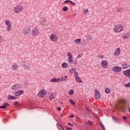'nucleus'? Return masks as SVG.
Listing matches in <instances>:
<instances>
[{
  "instance_id": "obj_5",
  "label": "nucleus",
  "mask_w": 130,
  "mask_h": 130,
  "mask_svg": "<svg viewBox=\"0 0 130 130\" xmlns=\"http://www.w3.org/2000/svg\"><path fill=\"white\" fill-rule=\"evenodd\" d=\"M31 32V29L29 27H26L23 29V33L25 35H29Z\"/></svg>"
},
{
  "instance_id": "obj_57",
  "label": "nucleus",
  "mask_w": 130,
  "mask_h": 130,
  "mask_svg": "<svg viewBox=\"0 0 130 130\" xmlns=\"http://www.w3.org/2000/svg\"><path fill=\"white\" fill-rule=\"evenodd\" d=\"M86 110L87 111H90V109H89V108H86Z\"/></svg>"
},
{
  "instance_id": "obj_11",
  "label": "nucleus",
  "mask_w": 130,
  "mask_h": 130,
  "mask_svg": "<svg viewBox=\"0 0 130 130\" xmlns=\"http://www.w3.org/2000/svg\"><path fill=\"white\" fill-rule=\"evenodd\" d=\"M123 74L124 75V76H126V77H127V78H129L130 79V69L124 71Z\"/></svg>"
},
{
  "instance_id": "obj_35",
  "label": "nucleus",
  "mask_w": 130,
  "mask_h": 130,
  "mask_svg": "<svg viewBox=\"0 0 130 130\" xmlns=\"http://www.w3.org/2000/svg\"><path fill=\"white\" fill-rule=\"evenodd\" d=\"M69 95H73L74 94V90L71 89L70 90H69Z\"/></svg>"
},
{
  "instance_id": "obj_24",
  "label": "nucleus",
  "mask_w": 130,
  "mask_h": 130,
  "mask_svg": "<svg viewBox=\"0 0 130 130\" xmlns=\"http://www.w3.org/2000/svg\"><path fill=\"white\" fill-rule=\"evenodd\" d=\"M124 10L122 8H118V9L117 10V12H118V13H120V12H123Z\"/></svg>"
},
{
  "instance_id": "obj_37",
  "label": "nucleus",
  "mask_w": 130,
  "mask_h": 130,
  "mask_svg": "<svg viewBox=\"0 0 130 130\" xmlns=\"http://www.w3.org/2000/svg\"><path fill=\"white\" fill-rule=\"evenodd\" d=\"M87 40H92V37L89 35L86 36Z\"/></svg>"
},
{
  "instance_id": "obj_1",
  "label": "nucleus",
  "mask_w": 130,
  "mask_h": 130,
  "mask_svg": "<svg viewBox=\"0 0 130 130\" xmlns=\"http://www.w3.org/2000/svg\"><path fill=\"white\" fill-rule=\"evenodd\" d=\"M123 30V25L122 24H118L116 25L114 28V32H121Z\"/></svg>"
},
{
  "instance_id": "obj_52",
  "label": "nucleus",
  "mask_w": 130,
  "mask_h": 130,
  "mask_svg": "<svg viewBox=\"0 0 130 130\" xmlns=\"http://www.w3.org/2000/svg\"><path fill=\"white\" fill-rule=\"evenodd\" d=\"M114 118V120H116V121H120V119H116V118Z\"/></svg>"
},
{
  "instance_id": "obj_36",
  "label": "nucleus",
  "mask_w": 130,
  "mask_h": 130,
  "mask_svg": "<svg viewBox=\"0 0 130 130\" xmlns=\"http://www.w3.org/2000/svg\"><path fill=\"white\" fill-rule=\"evenodd\" d=\"M67 79H68V76H64V78H63V77H62L61 80L62 82H64V81H67Z\"/></svg>"
},
{
  "instance_id": "obj_30",
  "label": "nucleus",
  "mask_w": 130,
  "mask_h": 130,
  "mask_svg": "<svg viewBox=\"0 0 130 130\" xmlns=\"http://www.w3.org/2000/svg\"><path fill=\"white\" fill-rule=\"evenodd\" d=\"M87 122L88 123H86V124H88V125H91V126L93 125V122L92 121H90V120H88Z\"/></svg>"
},
{
  "instance_id": "obj_40",
  "label": "nucleus",
  "mask_w": 130,
  "mask_h": 130,
  "mask_svg": "<svg viewBox=\"0 0 130 130\" xmlns=\"http://www.w3.org/2000/svg\"><path fill=\"white\" fill-rule=\"evenodd\" d=\"M67 55L69 57H73V55H72V53H71V52H68Z\"/></svg>"
},
{
  "instance_id": "obj_48",
  "label": "nucleus",
  "mask_w": 130,
  "mask_h": 130,
  "mask_svg": "<svg viewBox=\"0 0 130 130\" xmlns=\"http://www.w3.org/2000/svg\"><path fill=\"white\" fill-rule=\"evenodd\" d=\"M65 127H66V128L67 129H68V130H73V129H72V128L69 127L68 126H66Z\"/></svg>"
},
{
  "instance_id": "obj_27",
  "label": "nucleus",
  "mask_w": 130,
  "mask_h": 130,
  "mask_svg": "<svg viewBox=\"0 0 130 130\" xmlns=\"http://www.w3.org/2000/svg\"><path fill=\"white\" fill-rule=\"evenodd\" d=\"M105 92L107 94H108L109 93H110V88H106L105 90Z\"/></svg>"
},
{
  "instance_id": "obj_41",
  "label": "nucleus",
  "mask_w": 130,
  "mask_h": 130,
  "mask_svg": "<svg viewBox=\"0 0 130 130\" xmlns=\"http://www.w3.org/2000/svg\"><path fill=\"white\" fill-rule=\"evenodd\" d=\"M68 10H69V9L68 8V7H67V6H64L63 8V12H67V11H68Z\"/></svg>"
},
{
  "instance_id": "obj_54",
  "label": "nucleus",
  "mask_w": 130,
  "mask_h": 130,
  "mask_svg": "<svg viewBox=\"0 0 130 130\" xmlns=\"http://www.w3.org/2000/svg\"><path fill=\"white\" fill-rule=\"evenodd\" d=\"M68 125H71V126H74V124L71 123H68Z\"/></svg>"
},
{
  "instance_id": "obj_62",
  "label": "nucleus",
  "mask_w": 130,
  "mask_h": 130,
  "mask_svg": "<svg viewBox=\"0 0 130 130\" xmlns=\"http://www.w3.org/2000/svg\"><path fill=\"white\" fill-rule=\"evenodd\" d=\"M0 100H1V98H0Z\"/></svg>"
},
{
  "instance_id": "obj_34",
  "label": "nucleus",
  "mask_w": 130,
  "mask_h": 130,
  "mask_svg": "<svg viewBox=\"0 0 130 130\" xmlns=\"http://www.w3.org/2000/svg\"><path fill=\"white\" fill-rule=\"evenodd\" d=\"M17 89H22V85L20 84H16Z\"/></svg>"
},
{
  "instance_id": "obj_7",
  "label": "nucleus",
  "mask_w": 130,
  "mask_h": 130,
  "mask_svg": "<svg viewBox=\"0 0 130 130\" xmlns=\"http://www.w3.org/2000/svg\"><path fill=\"white\" fill-rule=\"evenodd\" d=\"M6 25L7 26V31H10L11 28H12V24L11 23V22L9 20H6L5 21Z\"/></svg>"
},
{
  "instance_id": "obj_47",
  "label": "nucleus",
  "mask_w": 130,
  "mask_h": 130,
  "mask_svg": "<svg viewBox=\"0 0 130 130\" xmlns=\"http://www.w3.org/2000/svg\"><path fill=\"white\" fill-rule=\"evenodd\" d=\"M14 105H15V106H19V103L18 102H15L14 104Z\"/></svg>"
},
{
  "instance_id": "obj_42",
  "label": "nucleus",
  "mask_w": 130,
  "mask_h": 130,
  "mask_svg": "<svg viewBox=\"0 0 130 130\" xmlns=\"http://www.w3.org/2000/svg\"><path fill=\"white\" fill-rule=\"evenodd\" d=\"M124 86L126 87H130V82H128V83H126V84H124Z\"/></svg>"
},
{
  "instance_id": "obj_20",
  "label": "nucleus",
  "mask_w": 130,
  "mask_h": 130,
  "mask_svg": "<svg viewBox=\"0 0 130 130\" xmlns=\"http://www.w3.org/2000/svg\"><path fill=\"white\" fill-rule=\"evenodd\" d=\"M61 66L62 68H63V69H67V68L69 67V64H68L67 62H63Z\"/></svg>"
},
{
  "instance_id": "obj_19",
  "label": "nucleus",
  "mask_w": 130,
  "mask_h": 130,
  "mask_svg": "<svg viewBox=\"0 0 130 130\" xmlns=\"http://www.w3.org/2000/svg\"><path fill=\"white\" fill-rule=\"evenodd\" d=\"M13 71H16L18 70V64L16 63L14 65H12Z\"/></svg>"
},
{
  "instance_id": "obj_17",
  "label": "nucleus",
  "mask_w": 130,
  "mask_h": 130,
  "mask_svg": "<svg viewBox=\"0 0 130 130\" xmlns=\"http://www.w3.org/2000/svg\"><path fill=\"white\" fill-rule=\"evenodd\" d=\"M24 68L26 70H29V69H31V65L29 63L24 64Z\"/></svg>"
},
{
  "instance_id": "obj_29",
  "label": "nucleus",
  "mask_w": 130,
  "mask_h": 130,
  "mask_svg": "<svg viewBox=\"0 0 130 130\" xmlns=\"http://www.w3.org/2000/svg\"><path fill=\"white\" fill-rule=\"evenodd\" d=\"M77 71V69L76 68H72L70 70V72L71 74H73L74 72H76Z\"/></svg>"
},
{
  "instance_id": "obj_2",
  "label": "nucleus",
  "mask_w": 130,
  "mask_h": 130,
  "mask_svg": "<svg viewBox=\"0 0 130 130\" xmlns=\"http://www.w3.org/2000/svg\"><path fill=\"white\" fill-rule=\"evenodd\" d=\"M46 94V91L44 89L41 90L38 93V96L40 98H43Z\"/></svg>"
},
{
  "instance_id": "obj_38",
  "label": "nucleus",
  "mask_w": 130,
  "mask_h": 130,
  "mask_svg": "<svg viewBox=\"0 0 130 130\" xmlns=\"http://www.w3.org/2000/svg\"><path fill=\"white\" fill-rule=\"evenodd\" d=\"M74 73V76L75 78L79 77V73H78V72H77L76 71H75Z\"/></svg>"
},
{
  "instance_id": "obj_55",
  "label": "nucleus",
  "mask_w": 130,
  "mask_h": 130,
  "mask_svg": "<svg viewBox=\"0 0 130 130\" xmlns=\"http://www.w3.org/2000/svg\"><path fill=\"white\" fill-rule=\"evenodd\" d=\"M57 110H58L59 111H60V110H61V108H60V107H58L57 108Z\"/></svg>"
},
{
  "instance_id": "obj_9",
  "label": "nucleus",
  "mask_w": 130,
  "mask_h": 130,
  "mask_svg": "<svg viewBox=\"0 0 130 130\" xmlns=\"http://www.w3.org/2000/svg\"><path fill=\"white\" fill-rule=\"evenodd\" d=\"M39 33V30L37 28H34L31 31V35L36 36Z\"/></svg>"
},
{
  "instance_id": "obj_25",
  "label": "nucleus",
  "mask_w": 130,
  "mask_h": 130,
  "mask_svg": "<svg viewBox=\"0 0 130 130\" xmlns=\"http://www.w3.org/2000/svg\"><path fill=\"white\" fill-rule=\"evenodd\" d=\"M120 110H121L122 112H126V109L124 107H121L120 108Z\"/></svg>"
},
{
  "instance_id": "obj_18",
  "label": "nucleus",
  "mask_w": 130,
  "mask_h": 130,
  "mask_svg": "<svg viewBox=\"0 0 130 130\" xmlns=\"http://www.w3.org/2000/svg\"><path fill=\"white\" fill-rule=\"evenodd\" d=\"M75 81L76 82H77V83H81L83 82L81 79V78H80V77L79 76L77 77H75Z\"/></svg>"
},
{
  "instance_id": "obj_22",
  "label": "nucleus",
  "mask_w": 130,
  "mask_h": 130,
  "mask_svg": "<svg viewBox=\"0 0 130 130\" xmlns=\"http://www.w3.org/2000/svg\"><path fill=\"white\" fill-rule=\"evenodd\" d=\"M81 39H77L75 40L74 42L76 44H79V43H80V42H81Z\"/></svg>"
},
{
  "instance_id": "obj_6",
  "label": "nucleus",
  "mask_w": 130,
  "mask_h": 130,
  "mask_svg": "<svg viewBox=\"0 0 130 130\" xmlns=\"http://www.w3.org/2000/svg\"><path fill=\"white\" fill-rule=\"evenodd\" d=\"M94 93H95V98L96 100H99L101 98L100 93L99 92V90L98 89H94Z\"/></svg>"
},
{
  "instance_id": "obj_45",
  "label": "nucleus",
  "mask_w": 130,
  "mask_h": 130,
  "mask_svg": "<svg viewBox=\"0 0 130 130\" xmlns=\"http://www.w3.org/2000/svg\"><path fill=\"white\" fill-rule=\"evenodd\" d=\"M70 4H71V5H72V6H76V3L73 2V1H70Z\"/></svg>"
},
{
  "instance_id": "obj_49",
  "label": "nucleus",
  "mask_w": 130,
  "mask_h": 130,
  "mask_svg": "<svg viewBox=\"0 0 130 130\" xmlns=\"http://www.w3.org/2000/svg\"><path fill=\"white\" fill-rule=\"evenodd\" d=\"M70 0H66L64 2V4H68V3H70Z\"/></svg>"
},
{
  "instance_id": "obj_61",
  "label": "nucleus",
  "mask_w": 130,
  "mask_h": 130,
  "mask_svg": "<svg viewBox=\"0 0 130 130\" xmlns=\"http://www.w3.org/2000/svg\"><path fill=\"white\" fill-rule=\"evenodd\" d=\"M1 77L0 76V79H1Z\"/></svg>"
},
{
  "instance_id": "obj_16",
  "label": "nucleus",
  "mask_w": 130,
  "mask_h": 130,
  "mask_svg": "<svg viewBox=\"0 0 130 130\" xmlns=\"http://www.w3.org/2000/svg\"><path fill=\"white\" fill-rule=\"evenodd\" d=\"M7 99L8 100H16V99H17L18 98H16L13 95H8Z\"/></svg>"
},
{
  "instance_id": "obj_26",
  "label": "nucleus",
  "mask_w": 130,
  "mask_h": 130,
  "mask_svg": "<svg viewBox=\"0 0 130 130\" xmlns=\"http://www.w3.org/2000/svg\"><path fill=\"white\" fill-rule=\"evenodd\" d=\"M57 128H58V129L59 130H64L63 129V127H62V126L58 124H57Z\"/></svg>"
},
{
  "instance_id": "obj_39",
  "label": "nucleus",
  "mask_w": 130,
  "mask_h": 130,
  "mask_svg": "<svg viewBox=\"0 0 130 130\" xmlns=\"http://www.w3.org/2000/svg\"><path fill=\"white\" fill-rule=\"evenodd\" d=\"M69 102H70V103L73 105H76V103H75V102L73 100H69Z\"/></svg>"
},
{
  "instance_id": "obj_15",
  "label": "nucleus",
  "mask_w": 130,
  "mask_h": 130,
  "mask_svg": "<svg viewBox=\"0 0 130 130\" xmlns=\"http://www.w3.org/2000/svg\"><path fill=\"white\" fill-rule=\"evenodd\" d=\"M50 82H52V83H57V82H60V78H53V79H51Z\"/></svg>"
},
{
  "instance_id": "obj_46",
  "label": "nucleus",
  "mask_w": 130,
  "mask_h": 130,
  "mask_svg": "<svg viewBox=\"0 0 130 130\" xmlns=\"http://www.w3.org/2000/svg\"><path fill=\"white\" fill-rule=\"evenodd\" d=\"M44 23H45V21L44 20H42L40 21V25H44Z\"/></svg>"
},
{
  "instance_id": "obj_59",
  "label": "nucleus",
  "mask_w": 130,
  "mask_h": 130,
  "mask_svg": "<svg viewBox=\"0 0 130 130\" xmlns=\"http://www.w3.org/2000/svg\"><path fill=\"white\" fill-rule=\"evenodd\" d=\"M62 115H63V114H62L60 115V117H61V116H62Z\"/></svg>"
},
{
  "instance_id": "obj_21",
  "label": "nucleus",
  "mask_w": 130,
  "mask_h": 130,
  "mask_svg": "<svg viewBox=\"0 0 130 130\" xmlns=\"http://www.w3.org/2000/svg\"><path fill=\"white\" fill-rule=\"evenodd\" d=\"M130 35L129 34H128V32H127L125 36H123V38H124V39H128V38L129 37Z\"/></svg>"
},
{
  "instance_id": "obj_50",
  "label": "nucleus",
  "mask_w": 130,
  "mask_h": 130,
  "mask_svg": "<svg viewBox=\"0 0 130 130\" xmlns=\"http://www.w3.org/2000/svg\"><path fill=\"white\" fill-rule=\"evenodd\" d=\"M3 37L0 36V43H1V42H3Z\"/></svg>"
},
{
  "instance_id": "obj_33",
  "label": "nucleus",
  "mask_w": 130,
  "mask_h": 130,
  "mask_svg": "<svg viewBox=\"0 0 130 130\" xmlns=\"http://www.w3.org/2000/svg\"><path fill=\"white\" fill-rule=\"evenodd\" d=\"M100 125L102 128L103 130H105V127H104V125L102 123V122H100Z\"/></svg>"
},
{
  "instance_id": "obj_44",
  "label": "nucleus",
  "mask_w": 130,
  "mask_h": 130,
  "mask_svg": "<svg viewBox=\"0 0 130 130\" xmlns=\"http://www.w3.org/2000/svg\"><path fill=\"white\" fill-rule=\"evenodd\" d=\"M72 62L73 64H77V63H78V61H77V60H74Z\"/></svg>"
},
{
  "instance_id": "obj_14",
  "label": "nucleus",
  "mask_w": 130,
  "mask_h": 130,
  "mask_svg": "<svg viewBox=\"0 0 130 130\" xmlns=\"http://www.w3.org/2000/svg\"><path fill=\"white\" fill-rule=\"evenodd\" d=\"M114 54H115L116 56H118L120 54V48H117L114 52Z\"/></svg>"
},
{
  "instance_id": "obj_51",
  "label": "nucleus",
  "mask_w": 130,
  "mask_h": 130,
  "mask_svg": "<svg viewBox=\"0 0 130 130\" xmlns=\"http://www.w3.org/2000/svg\"><path fill=\"white\" fill-rule=\"evenodd\" d=\"M122 118L124 119V120H126L127 119V117L125 116H122Z\"/></svg>"
},
{
  "instance_id": "obj_10",
  "label": "nucleus",
  "mask_w": 130,
  "mask_h": 130,
  "mask_svg": "<svg viewBox=\"0 0 130 130\" xmlns=\"http://www.w3.org/2000/svg\"><path fill=\"white\" fill-rule=\"evenodd\" d=\"M22 94H24V90H23L15 92L14 93V96L15 97H18V96H20V95H22Z\"/></svg>"
},
{
  "instance_id": "obj_43",
  "label": "nucleus",
  "mask_w": 130,
  "mask_h": 130,
  "mask_svg": "<svg viewBox=\"0 0 130 130\" xmlns=\"http://www.w3.org/2000/svg\"><path fill=\"white\" fill-rule=\"evenodd\" d=\"M88 12H89V10H88V9H86L83 11V13L85 15V14H86V13H88Z\"/></svg>"
},
{
  "instance_id": "obj_3",
  "label": "nucleus",
  "mask_w": 130,
  "mask_h": 130,
  "mask_svg": "<svg viewBox=\"0 0 130 130\" xmlns=\"http://www.w3.org/2000/svg\"><path fill=\"white\" fill-rule=\"evenodd\" d=\"M23 9H24V8H23V6H17L14 9V12L16 13H20V12L23 11Z\"/></svg>"
},
{
  "instance_id": "obj_58",
  "label": "nucleus",
  "mask_w": 130,
  "mask_h": 130,
  "mask_svg": "<svg viewBox=\"0 0 130 130\" xmlns=\"http://www.w3.org/2000/svg\"><path fill=\"white\" fill-rule=\"evenodd\" d=\"M104 57V55H102L101 56V58H103Z\"/></svg>"
},
{
  "instance_id": "obj_8",
  "label": "nucleus",
  "mask_w": 130,
  "mask_h": 130,
  "mask_svg": "<svg viewBox=\"0 0 130 130\" xmlns=\"http://www.w3.org/2000/svg\"><path fill=\"white\" fill-rule=\"evenodd\" d=\"M50 39L51 41L55 42L57 40V37L54 34H52L50 36Z\"/></svg>"
},
{
  "instance_id": "obj_12",
  "label": "nucleus",
  "mask_w": 130,
  "mask_h": 130,
  "mask_svg": "<svg viewBox=\"0 0 130 130\" xmlns=\"http://www.w3.org/2000/svg\"><path fill=\"white\" fill-rule=\"evenodd\" d=\"M101 64L103 68H106L108 67V62L106 60H102L101 62Z\"/></svg>"
},
{
  "instance_id": "obj_56",
  "label": "nucleus",
  "mask_w": 130,
  "mask_h": 130,
  "mask_svg": "<svg viewBox=\"0 0 130 130\" xmlns=\"http://www.w3.org/2000/svg\"><path fill=\"white\" fill-rule=\"evenodd\" d=\"M81 56H81V54H79V55L77 56V57H78V58H80L81 57Z\"/></svg>"
},
{
  "instance_id": "obj_13",
  "label": "nucleus",
  "mask_w": 130,
  "mask_h": 130,
  "mask_svg": "<svg viewBox=\"0 0 130 130\" xmlns=\"http://www.w3.org/2000/svg\"><path fill=\"white\" fill-rule=\"evenodd\" d=\"M7 106H10V104L5 102L4 103L3 106H0V109H6L7 108Z\"/></svg>"
},
{
  "instance_id": "obj_60",
  "label": "nucleus",
  "mask_w": 130,
  "mask_h": 130,
  "mask_svg": "<svg viewBox=\"0 0 130 130\" xmlns=\"http://www.w3.org/2000/svg\"><path fill=\"white\" fill-rule=\"evenodd\" d=\"M98 57H100V56L98 55Z\"/></svg>"
},
{
  "instance_id": "obj_32",
  "label": "nucleus",
  "mask_w": 130,
  "mask_h": 130,
  "mask_svg": "<svg viewBox=\"0 0 130 130\" xmlns=\"http://www.w3.org/2000/svg\"><path fill=\"white\" fill-rule=\"evenodd\" d=\"M11 89L12 90H17V86L16 84L13 85L12 87H11Z\"/></svg>"
},
{
  "instance_id": "obj_28",
  "label": "nucleus",
  "mask_w": 130,
  "mask_h": 130,
  "mask_svg": "<svg viewBox=\"0 0 130 130\" xmlns=\"http://www.w3.org/2000/svg\"><path fill=\"white\" fill-rule=\"evenodd\" d=\"M53 96H54V94L53 93H51L49 97V99H50V100H52V99L54 98Z\"/></svg>"
},
{
  "instance_id": "obj_53",
  "label": "nucleus",
  "mask_w": 130,
  "mask_h": 130,
  "mask_svg": "<svg viewBox=\"0 0 130 130\" xmlns=\"http://www.w3.org/2000/svg\"><path fill=\"white\" fill-rule=\"evenodd\" d=\"M69 116H70V118H74V114H72Z\"/></svg>"
},
{
  "instance_id": "obj_31",
  "label": "nucleus",
  "mask_w": 130,
  "mask_h": 130,
  "mask_svg": "<svg viewBox=\"0 0 130 130\" xmlns=\"http://www.w3.org/2000/svg\"><path fill=\"white\" fill-rule=\"evenodd\" d=\"M68 61L70 63L73 62V57H70L68 58Z\"/></svg>"
},
{
  "instance_id": "obj_4",
  "label": "nucleus",
  "mask_w": 130,
  "mask_h": 130,
  "mask_svg": "<svg viewBox=\"0 0 130 130\" xmlns=\"http://www.w3.org/2000/svg\"><path fill=\"white\" fill-rule=\"evenodd\" d=\"M122 68L119 66H114L112 68V70L115 73H120L121 72Z\"/></svg>"
},
{
  "instance_id": "obj_23",
  "label": "nucleus",
  "mask_w": 130,
  "mask_h": 130,
  "mask_svg": "<svg viewBox=\"0 0 130 130\" xmlns=\"http://www.w3.org/2000/svg\"><path fill=\"white\" fill-rule=\"evenodd\" d=\"M124 64H123L122 65V68L123 69H127V68H128V67H129V66L126 64V63H124Z\"/></svg>"
}]
</instances>
